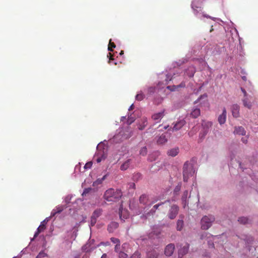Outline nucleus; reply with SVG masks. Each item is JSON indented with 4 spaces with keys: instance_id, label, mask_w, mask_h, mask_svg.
Segmentation results:
<instances>
[{
    "instance_id": "obj_64",
    "label": "nucleus",
    "mask_w": 258,
    "mask_h": 258,
    "mask_svg": "<svg viewBox=\"0 0 258 258\" xmlns=\"http://www.w3.org/2000/svg\"><path fill=\"white\" fill-rule=\"evenodd\" d=\"M39 233H40L39 232V229H37V231L35 232L33 238L36 237L38 236V235L39 234Z\"/></svg>"
},
{
    "instance_id": "obj_45",
    "label": "nucleus",
    "mask_w": 258,
    "mask_h": 258,
    "mask_svg": "<svg viewBox=\"0 0 258 258\" xmlns=\"http://www.w3.org/2000/svg\"><path fill=\"white\" fill-rule=\"evenodd\" d=\"M241 90L243 93L244 95V98L248 97V98H251V96L249 95H248L246 92V91L243 88H241Z\"/></svg>"
},
{
    "instance_id": "obj_4",
    "label": "nucleus",
    "mask_w": 258,
    "mask_h": 258,
    "mask_svg": "<svg viewBox=\"0 0 258 258\" xmlns=\"http://www.w3.org/2000/svg\"><path fill=\"white\" fill-rule=\"evenodd\" d=\"M214 221L215 217L213 216L210 215L203 217L201 220V228L205 230L209 229L212 226Z\"/></svg>"
},
{
    "instance_id": "obj_10",
    "label": "nucleus",
    "mask_w": 258,
    "mask_h": 258,
    "mask_svg": "<svg viewBox=\"0 0 258 258\" xmlns=\"http://www.w3.org/2000/svg\"><path fill=\"white\" fill-rule=\"evenodd\" d=\"M185 123V121L184 119H180L174 123L173 127L170 128L168 130H171L173 132L177 131L180 130Z\"/></svg>"
},
{
    "instance_id": "obj_21",
    "label": "nucleus",
    "mask_w": 258,
    "mask_h": 258,
    "mask_svg": "<svg viewBox=\"0 0 258 258\" xmlns=\"http://www.w3.org/2000/svg\"><path fill=\"white\" fill-rule=\"evenodd\" d=\"M251 98L246 97L243 98L242 100L243 105L249 109H250L252 107V103L250 101Z\"/></svg>"
},
{
    "instance_id": "obj_62",
    "label": "nucleus",
    "mask_w": 258,
    "mask_h": 258,
    "mask_svg": "<svg viewBox=\"0 0 258 258\" xmlns=\"http://www.w3.org/2000/svg\"><path fill=\"white\" fill-rule=\"evenodd\" d=\"M37 229H39V232H41V231L45 229V227H43V226L40 225L37 228Z\"/></svg>"
},
{
    "instance_id": "obj_59",
    "label": "nucleus",
    "mask_w": 258,
    "mask_h": 258,
    "mask_svg": "<svg viewBox=\"0 0 258 258\" xmlns=\"http://www.w3.org/2000/svg\"><path fill=\"white\" fill-rule=\"evenodd\" d=\"M103 146V144H102L101 143H100L98 145V146H97V150L99 151V150H101L102 146Z\"/></svg>"
},
{
    "instance_id": "obj_52",
    "label": "nucleus",
    "mask_w": 258,
    "mask_h": 258,
    "mask_svg": "<svg viewBox=\"0 0 258 258\" xmlns=\"http://www.w3.org/2000/svg\"><path fill=\"white\" fill-rule=\"evenodd\" d=\"M189 71H190V73L188 74L189 77H192L194 76V74L195 73V69L194 68H190V70H189Z\"/></svg>"
},
{
    "instance_id": "obj_37",
    "label": "nucleus",
    "mask_w": 258,
    "mask_h": 258,
    "mask_svg": "<svg viewBox=\"0 0 258 258\" xmlns=\"http://www.w3.org/2000/svg\"><path fill=\"white\" fill-rule=\"evenodd\" d=\"M181 188V184H178L174 189V194L177 195Z\"/></svg>"
},
{
    "instance_id": "obj_22",
    "label": "nucleus",
    "mask_w": 258,
    "mask_h": 258,
    "mask_svg": "<svg viewBox=\"0 0 258 258\" xmlns=\"http://www.w3.org/2000/svg\"><path fill=\"white\" fill-rule=\"evenodd\" d=\"M188 250H189V245L187 244L185 245L184 246H183L182 248H181L179 250V252H178L179 255L180 256H182L183 255H185V254H186L188 252Z\"/></svg>"
},
{
    "instance_id": "obj_51",
    "label": "nucleus",
    "mask_w": 258,
    "mask_h": 258,
    "mask_svg": "<svg viewBox=\"0 0 258 258\" xmlns=\"http://www.w3.org/2000/svg\"><path fill=\"white\" fill-rule=\"evenodd\" d=\"M135 121V118L134 117L129 116L128 117V119L127 121V122L128 124H131L132 123H133Z\"/></svg>"
},
{
    "instance_id": "obj_20",
    "label": "nucleus",
    "mask_w": 258,
    "mask_h": 258,
    "mask_svg": "<svg viewBox=\"0 0 258 258\" xmlns=\"http://www.w3.org/2000/svg\"><path fill=\"white\" fill-rule=\"evenodd\" d=\"M118 226V224L115 222H112L108 225V231L113 232Z\"/></svg>"
},
{
    "instance_id": "obj_14",
    "label": "nucleus",
    "mask_w": 258,
    "mask_h": 258,
    "mask_svg": "<svg viewBox=\"0 0 258 258\" xmlns=\"http://www.w3.org/2000/svg\"><path fill=\"white\" fill-rule=\"evenodd\" d=\"M188 191L187 190H185L182 196L181 197V201L182 204L183 205V208H185V207L188 206V202L187 199L190 197V196L188 197Z\"/></svg>"
},
{
    "instance_id": "obj_36",
    "label": "nucleus",
    "mask_w": 258,
    "mask_h": 258,
    "mask_svg": "<svg viewBox=\"0 0 258 258\" xmlns=\"http://www.w3.org/2000/svg\"><path fill=\"white\" fill-rule=\"evenodd\" d=\"M147 153V149L146 147L142 148L140 151V154L143 156H145Z\"/></svg>"
},
{
    "instance_id": "obj_33",
    "label": "nucleus",
    "mask_w": 258,
    "mask_h": 258,
    "mask_svg": "<svg viewBox=\"0 0 258 258\" xmlns=\"http://www.w3.org/2000/svg\"><path fill=\"white\" fill-rule=\"evenodd\" d=\"M169 202H170V201H168H168H166L164 202H161L160 203L156 204V205H154L153 207L155 210H157L160 207L162 206V205H163L165 204H166V203H169Z\"/></svg>"
},
{
    "instance_id": "obj_2",
    "label": "nucleus",
    "mask_w": 258,
    "mask_h": 258,
    "mask_svg": "<svg viewBox=\"0 0 258 258\" xmlns=\"http://www.w3.org/2000/svg\"><path fill=\"white\" fill-rule=\"evenodd\" d=\"M195 172V170L192 164L188 162H185L183 168V181L187 182L188 178L190 176H193Z\"/></svg>"
},
{
    "instance_id": "obj_30",
    "label": "nucleus",
    "mask_w": 258,
    "mask_h": 258,
    "mask_svg": "<svg viewBox=\"0 0 258 258\" xmlns=\"http://www.w3.org/2000/svg\"><path fill=\"white\" fill-rule=\"evenodd\" d=\"M167 141L165 135H162L158 139L157 143L159 144H163Z\"/></svg>"
},
{
    "instance_id": "obj_35",
    "label": "nucleus",
    "mask_w": 258,
    "mask_h": 258,
    "mask_svg": "<svg viewBox=\"0 0 258 258\" xmlns=\"http://www.w3.org/2000/svg\"><path fill=\"white\" fill-rule=\"evenodd\" d=\"M128 247L129 245L128 243H124L123 244H122L121 246L122 251H125L126 252H128L127 249L128 248Z\"/></svg>"
},
{
    "instance_id": "obj_61",
    "label": "nucleus",
    "mask_w": 258,
    "mask_h": 258,
    "mask_svg": "<svg viewBox=\"0 0 258 258\" xmlns=\"http://www.w3.org/2000/svg\"><path fill=\"white\" fill-rule=\"evenodd\" d=\"M192 9H194V13L196 15V16L199 18H200L201 19H202V18H201L199 15H198V12L197 11H196V10H195V9L194 8V7L192 6Z\"/></svg>"
},
{
    "instance_id": "obj_56",
    "label": "nucleus",
    "mask_w": 258,
    "mask_h": 258,
    "mask_svg": "<svg viewBox=\"0 0 258 258\" xmlns=\"http://www.w3.org/2000/svg\"><path fill=\"white\" fill-rule=\"evenodd\" d=\"M202 16L204 17H206V18H210V19H212L214 21H215L216 19V18L212 17L210 16L206 15V14H203Z\"/></svg>"
},
{
    "instance_id": "obj_11",
    "label": "nucleus",
    "mask_w": 258,
    "mask_h": 258,
    "mask_svg": "<svg viewBox=\"0 0 258 258\" xmlns=\"http://www.w3.org/2000/svg\"><path fill=\"white\" fill-rule=\"evenodd\" d=\"M175 249V246L174 244L170 243L168 244L164 250L165 254L167 256L172 255Z\"/></svg>"
},
{
    "instance_id": "obj_41",
    "label": "nucleus",
    "mask_w": 258,
    "mask_h": 258,
    "mask_svg": "<svg viewBox=\"0 0 258 258\" xmlns=\"http://www.w3.org/2000/svg\"><path fill=\"white\" fill-rule=\"evenodd\" d=\"M141 257V253L137 251L135 252V253L131 256V258H140Z\"/></svg>"
},
{
    "instance_id": "obj_8",
    "label": "nucleus",
    "mask_w": 258,
    "mask_h": 258,
    "mask_svg": "<svg viewBox=\"0 0 258 258\" xmlns=\"http://www.w3.org/2000/svg\"><path fill=\"white\" fill-rule=\"evenodd\" d=\"M101 209H97L95 210L91 216L90 226H93L96 223L97 219L101 215Z\"/></svg>"
},
{
    "instance_id": "obj_43",
    "label": "nucleus",
    "mask_w": 258,
    "mask_h": 258,
    "mask_svg": "<svg viewBox=\"0 0 258 258\" xmlns=\"http://www.w3.org/2000/svg\"><path fill=\"white\" fill-rule=\"evenodd\" d=\"M50 217H47L43 221L41 222L40 225L45 228V224L49 220Z\"/></svg>"
},
{
    "instance_id": "obj_32",
    "label": "nucleus",
    "mask_w": 258,
    "mask_h": 258,
    "mask_svg": "<svg viewBox=\"0 0 258 258\" xmlns=\"http://www.w3.org/2000/svg\"><path fill=\"white\" fill-rule=\"evenodd\" d=\"M156 210L155 209H154V208L153 207L150 210V211L147 212L145 213V216L146 217V218H147L148 216H150V215H153L156 212Z\"/></svg>"
},
{
    "instance_id": "obj_48",
    "label": "nucleus",
    "mask_w": 258,
    "mask_h": 258,
    "mask_svg": "<svg viewBox=\"0 0 258 258\" xmlns=\"http://www.w3.org/2000/svg\"><path fill=\"white\" fill-rule=\"evenodd\" d=\"M105 158H106V156H105V155L103 153L102 155H101V157H98V158H97L96 161H97V163H99L102 160L105 159Z\"/></svg>"
},
{
    "instance_id": "obj_38",
    "label": "nucleus",
    "mask_w": 258,
    "mask_h": 258,
    "mask_svg": "<svg viewBox=\"0 0 258 258\" xmlns=\"http://www.w3.org/2000/svg\"><path fill=\"white\" fill-rule=\"evenodd\" d=\"M115 45L114 43H111V39L109 41L108 49L109 51H112V48H115Z\"/></svg>"
},
{
    "instance_id": "obj_57",
    "label": "nucleus",
    "mask_w": 258,
    "mask_h": 258,
    "mask_svg": "<svg viewBox=\"0 0 258 258\" xmlns=\"http://www.w3.org/2000/svg\"><path fill=\"white\" fill-rule=\"evenodd\" d=\"M57 211H56V210H55V209H53V210L52 211L51 213V215H50V216L49 217H50V218L51 217H52L54 216L55 215V214H57Z\"/></svg>"
},
{
    "instance_id": "obj_17",
    "label": "nucleus",
    "mask_w": 258,
    "mask_h": 258,
    "mask_svg": "<svg viewBox=\"0 0 258 258\" xmlns=\"http://www.w3.org/2000/svg\"><path fill=\"white\" fill-rule=\"evenodd\" d=\"M180 217L181 218V219H178L176 222V230L179 231H180L182 229L184 226V222L182 219L183 217L182 216H180Z\"/></svg>"
},
{
    "instance_id": "obj_39",
    "label": "nucleus",
    "mask_w": 258,
    "mask_h": 258,
    "mask_svg": "<svg viewBox=\"0 0 258 258\" xmlns=\"http://www.w3.org/2000/svg\"><path fill=\"white\" fill-rule=\"evenodd\" d=\"M155 92V88L153 87H150L148 89V95H151Z\"/></svg>"
},
{
    "instance_id": "obj_13",
    "label": "nucleus",
    "mask_w": 258,
    "mask_h": 258,
    "mask_svg": "<svg viewBox=\"0 0 258 258\" xmlns=\"http://www.w3.org/2000/svg\"><path fill=\"white\" fill-rule=\"evenodd\" d=\"M239 106L237 104L232 105L231 109L234 117L237 118L239 116Z\"/></svg>"
},
{
    "instance_id": "obj_44",
    "label": "nucleus",
    "mask_w": 258,
    "mask_h": 258,
    "mask_svg": "<svg viewBox=\"0 0 258 258\" xmlns=\"http://www.w3.org/2000/svg\"><path fill=\"white\" fill-rule=\"evenodd\" d=\"M110 240L114 243H116V244H120V240L118 238L112 237Z\"/></svg>"
},
{
    "instance_id": "obj_23",
    "label": "nucleus",
    "mask_w": 258,
    "mask_h": 258,
    "mask_svg": "<svg viewBox=\"0 0 258 258\" xmlns=\"http://www.w3.org/2000/svg\"><path fill=\"white\" fill-rule=\"evenodd\" d=\"M179 153V149L178 148H174L169 150L167 152V154L169 156L174 157L176 156Z\"/></svg>"
},
{
    "instance_id": "obj_26",
    "label": "nucleus",
    "mask_w": 258,
    "mask_h": 258,
    "mask_svg": "<svg viewBox=\"0 0 258 258\" xmlns=\"http://www.w3.org/2000/svg\"><path fill=\"white\" fill-rule=\"evenodd\" d=\"M207 96L205 94L203 95H201L200 97H199L197 100L194 102L195 104H197L198 103H200V104H202L205 103L207 101Z\"/></svg>"
},
{
    "instance_id": "obj_19",
    "label": "nucleus",
    "mask_w": 258,
    "mask_h": 258,
    "mask_svg": "<svg viewBox=\"0 0 258 258\" xmlns=\"http://www.w3.org/2000/svg\"><path fill=\"white\" fill-rule=\"evenodd\" d=\"M234 133L237 135L244 136L245 135L246 132L243 127L237 126L235 127Z\"/></svg>"
},
{
    "instance_id": "obj_6",
    "label": "nucleus",
    "mask_w": 258,
    "mask_h": 258,
    "mask_svg": "<svg viewBox=\"0 0 258 258\" xmlns=\"http://www.w3.org/2000/svg\"><path fill=\"white\" fill-rule=\"evenodd\" d=\"M139 202L140 204H142L143 205L145 206V207L144 208V209L149 206H151L152 204H154V202L150 201L149 196L145 194H143L140 196L139 199Z\"/></svg>"
},
{
    "instance_id": "obj_55",
    "label": "nucleus",
    "mask_w": 258,
    "mask_h": 258,
    "mask_svg": "<svg viewBox=\"0 0 258 258\" xmlns=\"http://www.w3.org/2000/svg\"><path fill=\"white\" fill-rule=\"evenodd\" d=\"M128 185L129 186V188L130 189H135V184L133 182L130 183Z\"/></svg>"
},
{
    "instance_id": "obj_5",
    "label": "nucleus",
    "mask_w": 258,
    "mask_h": 258,
    "mask_svg": "<svg viewBox=\"0 0 258 258\" xmlns=\"http://www.w3.org/2000/svg\"><path fill=\"white\" fill-rule=\"evenodd\" d=\"M179 207L175 204L170 206L168 211L167 216L171 220L174 219L178 214Z\"/></svg>"
},
{
    "instance_id": "obj_54",
    "label": "nucleus",
    "mask_w": 258,
    "mask_h": 258,
    "mask_svg": "<svg viewBox=\"0 0 258 258\" xmlns=\"http://www.w3.org/2000/svg\"><path fill=\"white\" fill-rule=\"evenodd\" d=\"M119 249H120V244H116L115 248H114L115 251L119 253V252L120 251Z\"/></svg>"
},
{
    "instance_id": "obj_53",
    "label": "nucleus",
    "mask_w": 258,
    "mask_h": 258,
    "mask_svg": "<svg viewBox=\"0 0 258 258\" xmlns=\"http://www.w3.org/2000/svg\"><path fill=\"white\" fill-rule=\"evenodd\" d=\"M91 190L90 188H85L82 193V196L86 195L87 194L89 193V192Z\"/></svg>"
},
{
    "instance_id": "obj_31",
    "label": "nucleus",
    "mask_w": 258,
    "mask_h": 258,
    "mask_svg": "<svg viewBox=\"0 0 258 258\" xmlns=\"http://www.w3.org/2000/svg\"><path fill=\"white\" fill-rule=\"evenodd\" d=\"M145 97L143 92L142 91L139 92L136 96V99L138 101L142 100Z\"/></svg>"
},
{
    "instance_id": "obj_18",
    "label": "nucleus",
    "mask_w": 258,
    "mask_h": 258,
    "mask_svg": "<svg viewBox=\"0 0 258 258\" xmlns=\"http://www.w3.org/2000/svg\"><path fill=\"white\" fill-rule=\"evenodd\" d=\"M159 252L155 250H151L147 252V258H158Z\"/></svg>"
},
{
    "instance_id": "obj_15",
    "label": "nucleus",
    "mask_w": 258,
    "mask_h": 258,
    "mask_svg": "<svg viewBox=\"0 0 258 258\" xmlns=\"http://www.w3.org/2000/svg\"><path fill=\"white\" fill-rule=\"evenodd\" d=\"M226 110L225 108H224L223 109L222 114L219 115L218 118V121L221 125L224 124L225 122L226 119Z\"/></svg>"
},
{
    "instance_id": "obj_9",
    "label": "nucleus",
    "mask_w": 258,
    "mask_h": 258,
    "mask_svg": "<svg viewBox=\"0 0 258 258\" xmlns=\"http://www.w3.org/2000/svg\"><path fill=\"white\" fill-rule=\"evenodd\" d=\"M165 115V110L163 109L160 112L155 113L152 116V118L156 123L159 122Z\"/></svg>"
},
{
    "instance_id": "obj_47",
    "label": "nucleus",
    "mask_w": 258,
    "mask_h": 258,
    "mask_svg": "<svg viewBox=\"0 0 258 258\" xmlns=\"http://www.w3.org/2000/svg\"><path fill=\"white\" fill-rule=\"evenodd\" d=\"M241 90L243 93L244 95V98L248 97V98H251V96L249 95H248L246 92V91L243 88H241Z\"/></svg>"
},
{
    "instance_id": "obj_12",
    "label": "nucleus",
    "mask_w": 258,
    "mask_h": 258,
    "mask_svg": "<svg viewBox=\"0 0 258 258\" xmlns=\"http://www.w3.org/2000/svg\"><path fill=\"white\" fill-rule=\"evenodd\" d=\"M132 159L131 158H127L125 159L124 161H123L122 163V164L120 165V169L122 171H124L127 169L131 164L132 163Z\"/></svg>"
},
{
    "instance_id": "obj_1",
    "label": "nucleus",
    "mask_w": 258,
    "mask_h": 258,
    "mask_svg": "<svg viewBox=\"0 0 258 258\" xmlns=\"http://www.w3.org/2000/svg\"><path fill=\"white\" fill-rule=\"evenodd\" d=\"M122 192L120 189L109 188L104 194V199L108 202H116L122 196Z\"/></svg>"
},
{
    "instance_id": "obj_24",
    "label": "nucleus",
    "mask_w": 258,
    "mask_h": 258,
    "mask_svg": "<svg viewBox=\"0 0 258 258\" xmlns=\"http://www.w3.org/2000/svg\"><path fill=\"white\" fill-rule=\"evenodd\" d=\"M119 215L121 220H124L127 218L128 215L126 213V211L123 210L122 207H120L119 211Z\"/></svg>"
},
{
    "instance_id": "obj_60",
    "label": "nucleus",
    "mask_w": 258,
    "mask_h": 258,
    "mask_svg": "<svg viewBox=\"0 0 258 258\" xmlns=\"http://www.w3.org/2000/svg\"><path fill=\"white\" fill-rule=\"evenodd\" d=\"M122 134L121 133H119V134L116 135L114 136L113 139L114 140H116L118 138H119L120 136H122Z\"/></svg>"
},
{
    "instance_id": "obj_16",
    "label": "nucleus",
    "mask_w": 258,
    "mask_h": 258,
    "mask_svg": "<svg viewBox=\"0 0 258 258\" xmlns=\"http://www.w3.org/2000/svg\"><path fill=\"white\" fill-rule=\"evenodd\" d=\"M238 221L239 223L243 225L249 224L251 223V219L246 217H239Z\"/></svg>"
},
{
    "instance_id": "obj_27",
    "label": "nucleus",
    "mask_w": 258,
    "mask_h": 258,
    "mask_svg": "<svg viewBox=\"0 0 258 258\" xmlns=\"http://www.w3.org/2000/svg\"><path fill=\"white\" fill-rule=\"evenodd\" d=\"M159 155V153L158 152H154L151 154H150L148 156V160L151 162L155 161L156 160L157 158Z\"/></svg>"
},
{
    "instance_id": "obj_25",
    "label": "nucleus",
    "mask_w": 258,
    "mask_h": 258,
    "mask_svg": "<svg viewBox=\"0 0 258 258\" xmlns=\"http://www.w3.org/2000/svg\"><path fill=\"white\" fill-rule=\"evenodd\" d=\"M200 114L201 111L199 108H193L190 113L191 116L194 118L198 117L200 115Z\"/></svg>"
},
{
    "instance_id": "obj_42",
    "label": "nucleus",
    "mask_w": 258,
    "mask_h": 258,
    "mask_svg": "<svg viewBox=\"0 0 258 258\" xmlns=\"http://www.w3.org/2000/svg\"><path fill=\"white\" fill-rule=\"evenodd\" d=\"M46 253H45L43 251H41L36 258H42L46 256Z\"/></svg>"
},
{
    "instance_id": "obj_7",
    "label": "nucleus",
    "mask_w": 258,
    "mask_h": 258,
    "mask_svg": "<svg viewBox=\"0 0 258 258\" xmlns=\"http://www.w3.org/2000/svg\"><path fill=\"white\" fill-rule=\"evenodd\" d=\"M95 240L90 239L88 242L82 247V249L86 252H91L99 245H94Z\"/></svg>"
},
{
    "instance_id": "obj_58",
    "label": "nucleus",
    "mask_w": 258,
    "mask_h": 258,
    "mask_svg": "<svg viewBox=\"0 0 258 258\" xmlns=\"http://www.w3.org/2000/svg\"><path fill=\"white\" fill-rule=\"evenodd\" d=\"M147 119L145 118L144 119V126L140 127L139 129L141 130H143L144 128V126H145L147 125Z\"/></svg>"
},
{
    "instance_id": "obj_29",
    "label": "nucleus",
    "mask_w": 258,
    "mask_h": 258,
    "mask_svg": "<svg viewBox=\"0 0 258 258\" xmlns=\"http://www.w3.org/2000/svg\"><path fill=\"white\" fill-rule=\"evenodd\" d=\"M184 86V85H183L182 84H181L178 85H173L172 86H168L167 87V88L171 91H174L177 90L178 88L183 87Z\"/></svg>"
},
{
    "instance_id": "obj_46",
    "label": "nucleus",
    "mask_w": 258,
    "mask_h": 258,
    "mask_svg": "<svg viewBox=\"0 0 258 258\" xmlns=\"http://www.w3.org/2000/svg\"><path fill=\"white\" fill-rule=\"evenodd\" d=\"M241 90L243 93L244 95V98L248 97V98H251V96L249 95H248L246 92V91L243 88H241Z\"/></svg>"
},
{
    "instance_id": "obj_49",
    "label": "nucleus",
    "mask_w": 258,
    "mask_h": 258,
    "mask_svg": "<svg viewBox=\"0 0 258 258\" xmlns=\"http://www.w3.org/2000/svg\"><path fill=\"white\" fill-rule=\"evenodd\" d=\"M92 162H88V163H87L85 165L84 168L86 169H90L92 167Z\"/></svg>"
},
{
    "instance_id": "obj_63",
    "label": "nucleus",
    "mask_w": 258,
    "mask_h": 258,
    "mask_svg": "<svg viewBox=\"0 0 258 258\" xmlns=\"http://www.w3.org/2000/svg\"><path fill=\"white\" fill-rule=\"evenodd\" d=\"M241 141L244 143V144H246L247 142V138H242L241 139Z\"/></svg>"
},
{
    "instance_id": "obj_40",
    "label": "nucleus",
    "mask_w": 258,
    "mask_h": 258,
    "mask_svg": "<svg viewBox=\"0 0 258 258\" xmlns=\"http://www.w3.org/2000/svg\"><path fill=\"white\" fill-rule=\"evenodd\" d=\"M66 207L63 206H58L56 207V211H57V213H60L61 211L63 210V209Z\"/></svg>"
},
{
    "instance_id": "obj_34",
    "label": "nucleus",
    "mask_w": 258,
    "mask_h": 258,
    "mask_svg": "<svg viewBox=\"0 0 258 258\" xmlns=\"http://www.w3.org/2000/svg\"><path fill=\"white\" fill-rule=\"evenodd\" d=\"M118 256L119 258H127L128 255L125 253V251H120L118 253Z\"/></svg>"
},
{
    "instance_id": "obj_3",
    "label": "nucleus",
    "mask_w": 258,
    "mask_h": 258,
    "mask_svg": "<svg viewBox=\"0 0 258 258\" xmlns=\"http://www.w3.org/2000/svg\"><path fill=\"white\" fill-rule=\"evenodd\" d=\"M212 124L213 123L211 121H207L205 120H202V130L201 131L199 134V137L201 139L203 140V139L205 138V136L209 132V130L210 128L212 126Z\"/></svg>"
},
{
    "instance_id": "obj_28",
    "label": "nucleus",
    "mask_w": 258,
    "mask_h": 258,
    "mask_svg": "<svg viewBox=\"0 0 258 258\" xmlns=\"http://www.w3.org/2000/svg\"><path fill=\"white\" fill-rule=\"evenodd\" d=\"M107 176V174L104 175L102 178H98L95 181H94L93 183V185L94 186H98L99 184H100L102 183V182L106 179Z\"/></svg>"
},
{
    "instance_id": "obj_50",
    "label": "nucleus",
    "mask_w": 258,
    "mask_h": 258,
    "mask_svg": "<svg viewBox=\"0 0 258 258\" xmlns=\"http://www.w3.org/2000/svg\"><path fill=\"white\" fill-rule=\"evenodd\" d=\"M72 197L71 196H67L66 198L64 199V202L67 204L69 203L71 200Z\"/></svg>"
}]
</instances>
